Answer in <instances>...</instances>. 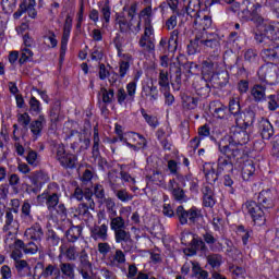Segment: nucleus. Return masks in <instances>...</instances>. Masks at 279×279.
<instances>
[{
	"mask_svg": "<svg viewBox=\"0 0 279 279\" xmlns=\"http://www.w3.org/2000/svg\"><path fill=\"white\" fill-rule=\"evenodd\" d=\"M60 256H64L66 260H77L80 258V252H77V247L75 246H60Z\"/></svg>",
	"mask_w": 279,
	"mask_h": 279,
	"instance_id": "72a5a7b5",
	"label": "nucleus"
},
{
	"mask_svg": "<svg viewBox=\"0 0 279 279\" xmlns=\"http://www.w3.org/2000/svg\"><path fill=\"white\" fill-rule=\"evenodd\" d=\"M208 11H203L199 15L194 17V29L196 32H206L213 26V17L208 15Z\"/></svg>",
	"mask_w": 279,
	"mask_h": 279,
	"instance_id": "a211bd4d",
	"label": "nucleus"
},
{
	"mask_svg": "<svg viewBox=\"0 0 279 279\" xmlns=\"http://www.w3.org/2000/svg\"><path fill=\"white\" fill-rule=\"evenodd\" d=\"M276 199H278V193L272 189L263 190L257 196V203L264 210L274 208L276 206Z\"/></svg>",
	"mask_w": 279,
	"mask_h": 279,
	"instance_id": "9b49d317",
	"label": "nucleus"
},
{
	"mask_svg": "<svg viewBox=\"0 0 279 279\" xmlns=\"http://www.w3.org/2000/svg\"><path fill=\"white\" fill-rule=\"evenodd\" d=\"M120 61H119V77L123 80L128 73H130V64L134 62V57L130 53H118Z\"/></svg>",
	"mask_w": 279,
	"mask_h": 279,
	"instance_id": "412c9836",
	"label": "nucleus"
},
{
	"mask_svg": "<svg viewBox=\"0 0 279 279\" xmlns=\"http://www.w3.org/2000/svg\"><path fill=\"white\" fill-rule=\"evenodd\" d=\"M14 267L20 276H24L25 271L29 270V264L25 259L15 260Z\"/></svg>",
	"mask_w": 279,
	"mask_h": 279,
	"instance_id": "e2e57ef3",
	"label": "nucleus"
},
{
	"mask_svg": "<svg viewBox=\"0 0 279 279\" xmlns=\"http://www.w3.org/2000/svg\"><path fill=\"white\" fill-rule=\"evenodd\" d=\"M24 236L28 239V241L40 243L45 236V230H43V226L39 222H35L25 230Z\"/></svg>",
	"mask_w": 279,
	"mask_h": 279,
	"instance_id": "aec40b11",
	"label": "nucleus"
},
{
	"mask_svg": "<svg viewBox=\"0 0 279 279\" xmlns=\"http://www.w3.org/2000/svg\"><path fill=\"white\" fill-rule=\"evenodd\" d=\"M78 258V272L81 274L83 279H90V276H93V264L88 259V253H86V250H82L80 252Z\"/></svg>",
	"mask_w": 279,
	"mask_h": 279,
	"instance_id": "dca6fc26",
	"label": "nucleus"
},
{
	"mask_svg": "<svg viewBox=\"0 0 279 279\" xmlns=\"http://www.w3.org/2000/svg\"><path fill=\"white\" fill-rule=\"evenodd\" d=\"M3 232H19V220L14 218V211L5 209Z\"/></svg>",
	"mask_w": 279,
	"mask_h": 279,
	"instance_id": "5701e85b",
	"label": "nucleus"
},
{
	"mask_svg": "<svg viewBox=\"0 0 279 279\" xmlns=\"http://www.w3.org/2000/svg\"><path fill=\"white\" fill-rule=\"evenodd\" d=\"M116 243H123V241L130 239L132 234L130 231H126L125 229H118L113 231Z\"/></svg>",
	"mask_w": 279,
	"mask_h": 279,
	"instance_id": "052dcab7",
	"label": "nucleus"
},
{
	"mask_svg": "<svg viewBox=\"0 0 279 279\" xmlns=\"http://www.w3.org/2000/svg\"><path fill=\"white\" fill-rule=\"evenodd\" d=\"M21 219L22 223H25V226H32V223H34V216L32 215V204H29V202L27 201H25L22 205Z\"/></svg>",
	"mask_w": 279,
	"mask_h": 279,
	"instance_id": "473e14b6",
	"label": "nucleus"
},
{
	"mask_svg": "<svg viewBox=\"0 0 279 279\" xmlns=\"http://www.w3.org/2000/svg\"><path fill=\"white\" fill-rule=\"evenodd\" d=\"M56 149V160L64 169H74L75 162H77V156L66 153L64 144H58L54 146Z\"/></svg>",
	"mask_w": 279,
	"mask_h": 279,
	"instance_id": "6e6552de",
	"label": "nucleus"
},
{
	"mask_svg": "<svg viewBox=\"0 0 279 279\" xmlns=\"http://www.w3.org/2000/svg\"><path fill=\"white\" fill-rule=\"evenodd\" d=\"M69 243H75L80 236H82V227L72 226L65 233Z\"/></svg>",
	"mask_w": 279,
	"mask_h": 279,
	"instance_id": "a18cd8bd",
	"label": "nucleus"
},
{
	"mask_svg": "<svg viewBox=\"0 0 279 279\" xmlns=\"http://www.w3.org/2000/svg\"><path fill=\"white\" fill-rule=\"evenodd\" d=\"M240 169L242 170V179L245 182H250L254 178V173H256V166H254V161L243 158L238 162Z\"/></svg>",
	"mask_w": 279,
	"mask_h": 279,
	"instance_id": "6ab92c4d",
	"label": "nucleus"
},
{
	"mask_svg": "<svg viewBox=\"0 0 279 279\" xmlns=\"http://www.w3.org/2000/svg\"><path fill=\"white\" fill-rule=\"evenodd\" d=\"M202 3H204L203 0H189L185 5V12L187 16L195 19L196 16L201 15L202 12H205V9L202 10Z\"/></svg>",
	"mask_w": 279,
	"mask_h": 279,
	"instance_id": "b1692460",
	"label": "nucleus"
},
{
	"mask_svg": "<svg viewBox=\"0 0 279 279\" xmlns=\"http://www.w3.org/2000/svg\"><path fill=\"white\" fill-rule=\"evenodd\" d=\"M94 195L98 201V204H104V201L107 198L106 190L104 189V185L101 184L94 185Z\"/></svg>",
	"mask_w": 279,
	"mask_h": 279,
	"instance_id": "bf43d9fd",
	"label": "nucleus"
},
{
	"mask_svg": "<svg viewBox=\"0 0 279 279\" xmlns=\"http://www.w3.org/2000/svg\"><path fill=\"white\" fill-rule=\"evenodd\" d=\"M109 219L110 230H112V232L128 228V225L125 223V219L123 218V216H109Z\"/></svg>",
	"mask_w": 279,
	"mask_h": 279,
	"instance_id": "58836bf2",
	"label": "nucleus"
},
{
	"mask_svg": "<svg viewBox=\"0 0 279 279\" xmlns=\"http://www.w3.org/2000/svg\"><path fill=\"white\" fill-rule=\"evenodd\" d=\"M25 7V12H27L29 19H36L38 16V11H36V0H28L22 2Z\"/></svg>",
	"mask_w": 279,
	"mask_h": 279,
	"instance_id": "603ef678",
	"label": "nucleus"
},
{
	"mask_svg": "<svg viewBox=\"0 0 279 279\" xmlns=\"http://www.w3.org/2000/svg\"><path fill=\"white\" fill-rule=\"evenodd\" d=\"M116 99L119 106H128V104H134V99H136L135 85L126 84V90L125 88L120 87L117 90Z\"/></svg>",
	"mask_w": 279,
	"mask_h": 279,
	"instance_id": "9d476101",
	"label": "nucleus"
},
{
	"mask_svg": "<svg viewBox=\"0 0 279 279\" xmlns=\"http://www.w3.org/2000/svg\"><path fill=\"white\" fill-rule=\"evenodd\" d=\"M47 125V118L45 114H39L36 120H33L29 124V130L35 138H38L43 134V130Z\"/></svg>",
	"mask_w": 279,
	"mask_h": 279,
	"instance_id": "393cba45",
	"label": "nucleus"
},
{
	"mask_svg": "<svg viewBox=\"0 0 279 279\" xmlns=\"http://www.w3.org/2000/svg\"><path fill=\"white\" fill-rule=\"evenodd\" d=\"M138 45L143 51L151 53L156 49V44L154 43V26H144V34L138 40Z\"/></svg>",
	"mask_w": 279,
	"mask_h": 279,
	"instance_id": "f8f14e48",
	"label": "nucleus"
},
{
	"mask_svg": "<svg viewBox=\"0 0 279 279\" xmlns=\"http://www.w3.org/2000/svg\"><path fill=\"white\" fill-rule=\"evenodd\" d=\"M111 190L113 191L116 197L123 204H126V202H132V199H134V195L128 192L126 189L117 190V186H114V184H111Z\"/></svg>",
	"mask_w": 279,
	"mask_h": 279,
	"instance_id": "e433bc0d",
	"label": "nucleus"
},
{
	"mask_svg": "<svg viewBox=\"0 0 279 279\" xmlns=\"http://www.w3.org/2000/svg\"><path fill=\"white\" fill-rule=\"evenodd\" d=\"M243 4L245 8L238 13L240 21L243 23L253 21V23L259 25V23L263 22V16H260V9L263 5H267V0H262L260 2L256 3H252L250 0H244Z\"/></svg>",
	"mask_w": 279,
	"mask_h": 279,
	"instance_id": "7ed1b4c3",
	"label": "nucleus"
},
{
	"mask_svg": "<svg viewBox=\"0 0 279 279\" xmlns=\"http://www.w3.org/2000/svg\"><path fill=\"white\" fill-rule=\"evenodd\" d=\"M175 217H178L179 223L181 226H186V223H197L202 217V210L193 206L189 210L184 209V206L177 207Z\"/></svg>",
	"mask_w": 279,
	"mask_h": 279,
	"instance_id": "0eeeda50",
	"label": "nucleus"
},
{
	"mask_svg": "<svg viewBox=\"0 0 279 279\" xmlns=\"http://www.w3.org/2000/svg\"><path fill=\"white\" fill-rule=\"evenodd\" d=\"M170 193L175 202H186V194L182 187L173 189Z\"/></svg>",
	"mask_w": 279,
	"mask_h": 279,
	"instance_id": "774afa93",
	"label": "nucleus"
},
{
	"mask_svg": "<svg viewBox=\"0 0 279 279\" xmlns=\"http://www.w3.org/2000/svg\"><path fill=\"white\" fill-rule=\"evenodd\" d=\"M140 19L144 20V27L151 25V7H146L140 13Z\"/></svg>",
	"mask_w": 279,
	"mask_h": 279,
	"instance_id": "69168bd1",
	"label": "nucleus"
},
{
	"mask_svg": "<svg viewBox=\"0 0 279 279\" xmlns=\"http://www.w3.org/2000/svg\"><path fill=\"white\" fill-rule=\"evenodd\" d=\"M129 17L125 15H116V26L121 34H138L141 32V20H136L132 12H129Z\"/></svg>",
	"mask_w": 279,
	"mask_h": 279,
	"instance_id": "20e7f679",
	"label": "nucleus"
},
{
	"mask_svg": "<svg viewBox=\"0 0 279 279\" xmlns=\"http://www.w3.org/2000/svg\"><path fill=\"white\" fill-rule=\"evenodd\" d=\"M222 138H229V142L233 145H236L238 147H241L243 154L245 153V146L247 143H250V134H247V131L243 129H235L232 136H225Z\"/></svg>",
	"mask_w": 279,
	"mask_h": 279,
	"instance_id": "2eb2a0df",
	"label": "nucleus"
},
{
	"mask_svg": "<svg viewBox=\"0 0 279 279\" xmlns=\"http://www.w3.org/2000/svg\"><path fill=\"white\" fill-rule=\"evenodd\" d=\"M89 234L94 241H108V220L102 225L94 223V226L89 228Z\"/></svg>",
	"mask_w": 279,
	"mask_h": 279,
	"instance_id": "f3484780",
	"label": "nucleus"
},
{
	"mask_svg": "<svg viewBox=\"0 0 279 279\" xmlns=\"http://www.w3.org/2000/svg\"><path fill=\"white\" fill-rule=\"evenodd\" d=\"M126 136L129 138L128 141H137L136 145L141 149H145V147H147V140L143 135L135 132H129Z\"/></svg>",
	"mask_w": 279,
	"mask_h": 279,
	"instance_id": "3c124183",
	"label": "nucleus"
},
{
	"mask_svg": "<svg viewBox=\"0 0 279 279\" xmlns=\"http://www.w3.org/2000/svg\"><path fill=\"white\" fill-rule=\"evenodd\" d=\"M60 119V101H54L51 110H50V121L51 123H58Z\"/></svg>",
	"mask_w": 279,
	"mask_h": 279,
	"instance_id": "0e129e2a",
	"label": "nucleus"
},
{
	"mask_svg": "<svg viewBox=\"0 0 279 279\" xmlns=\"http://www.w3.org/2000/svg\"><path fill=\"white\" fill-rule=\"evenodd\" d=\"M245 208L248 215H251V218L255 226H265V223H267L265 208L256 203V201H247L245 203Z\"/></svg>",
	"mask_w": 279,
	"mask_h": 279,
	"instance_id": "1a4fd4ad",
	"label": "nucleus"
},
{
	"mask_svg": "<svg viewBox=\"0 0 279 279\" xmlns=\"http://www.w3.org/2000/svg\"><path fill=\"white\" fill-rule=\"evenodd\" d=\"M199 104V98H195L189 95L182 96V106L186 110H195Z\"/></svg>",
	"mask_w": 279,
	"mask_h": 279,
	"instance_id": "de8ad7c7",
	"label": "nucleus"
},
{
	"mask_svg": "<svg viewBox=\"0 0 279 279\" xmlns=\"http://www.w3.org/2000/svg\"><path fill=\"white\" fill-rule=\"evenodd\" d=\"M193 88L199 97H208L210 95V84L204 76H196L193 82Z\"/></svg>",
	"mask_w": 279,
	"mask_h": 279,
	"instance_id": "4be33fe9",
	"label": "nucleus"
},
{
	"mask_svg": "<svg viewBox=\"0 0 279 279\" xmlns=\"http://www.w3.org/2000/svg\"><path fill=\"white\" fill-rule=\"evenodd\" d=\"M158 84L160 86V90H166V89L171 88L169 86V72L168 71L160 70Z\"/></svg>",
	"mask_w": 279,
	"mask_h": 279,
	"instance_id": "6e6d98bb",
	"label": "nucleus"
},
{
	"mask_svg": "<svg viewBox=\"0 0 279 279\" xmlns=\"http://www.w3.org/2000/svg\"><path fill=\"white\" fill-rule=\"evenodd\" d=\"M100 93L102 95L104 104H112L114 101V89L101 87Z\"/></svg>",
	"mask_w": 279,
	"mask_h": 279,
	"instance_id": "13d9d810",
	"label": "nucleus"
},
{
	"mask_svg": "<svg viewBox=\"0 0 279 279\" xmlns=\"http://www.w3.org/2000/svg\"><path fill=\"white\" fill-rule=\"evenodd\" d=\"M34 186H43L49 182V174L43 171H34L27 175Z\"/></svg>",
	"mask_w": 279,
	"mask_h": 279,
	"instance_id": "7c9ffc66",
	"label": "nucleus"
},
{
	"mask_svg": "<svg viewBox=\"0 0 279 279\" xmlns=\"http://www.w3.org/2000/svg\"><path fill=\"white\" fill-rule=\"evenodd\" d=\"M38 199H46L48 210H56V206L60 204V194L56 192H44Z\"/></svg>",
	"mask_w": 279,
	"mask_h": 279,
	"instance_id": "a878e982",
	"label": "nucleus"
},
{
	"mask_svg": "<svg viewBox=\"0 0 279 279\" xmlns=\"http://www.w3.org/2000/svg\"><path fill=\"white\" fill-rule=\"evenodd\" d=\"M203 171L205 173V178L207 180V184H213L214 182H217L220 173L215 172V168H213V165L206 163L203 167Z\"/></svg>",
	"mask_w": 279,
	"mask_h": 279,
	"instance_id": "37998d69",
	"label": "nucleus"
},
{
	"mask_svg": "<svg viewBox=\"0 0 279 279\" xmlns=\"http://www.w3.org/2000/svg\"><path fill=\"white\" fill-rule=\"evenodd\" d=\"M258 129L262 135V138L269 141L274 136V125L267 119H262L258 124Z\"/></svg>",
	"mask_w": 279,
	"mask_h": 279,
	"instance_id": "2f4dec72",
	"label": "nucleus"
},
{
	"mask_svg": "<svg viewBox=\"0 0 279 279\" xmlns=\"http://www.w3.org/2000/svg\"><path fill=\"white\" fill-rule=\"evenodd\" d=\"M59 267L63 278H66V279L75 278V264L61 263Z\"/></svg>",
	"mask_w": 279,
	"mask_h": 279,
	"instance_id": "c03bdc74",
	"label": "nucleus"
},
{
	"mask_svg": "<svg viewBox=\"0 0 279 279\" xmlns=\"http://www.w3.org/2000/svg\"><path fill=\"white\" fill-rule=\"evenodd\" d=\"M64 140L65 141H74L71 144V149H77V145L82 143V133L77 130H71L69 132L64 133Z\"/></svg>",
	"mask_w": 279,
	"mask_h": 279,
	"instance_id": "c9c22d12",
	"label": "nucleus"
},
{
	"mask_svg": "<svg viewBox=\"0 0 279 279\" xmlns=\"http://www.w3.org/2000/svg\"><path fill=\"white\" fill-rule=\"evenodd\" d=\"M207 265L213 269H219L223 265V255L219 253H211L206 257Z\"/></svg>",
	"mask_w": 279,
	"mask_h": 279,
	"instance_id": "ea45409f",
	"label": "nucleus"
},
{
	"mask_svg": "<svg viewBox=\"0 0 279 279\" xmlns=\"http://www.w3.org/2000/svg\"><path fill=\"white\" fill-rule=\"evenodd\" d=\"M90 210H95V201L89 199L88 202H84L78 204L76 213L78 215V219H82V221H85V223L90 225L93 223V214H90Z\"/></svg>",
	"mask_w": 279,
	"mask_h": 279,
	"instance_id": "4468645a",
	"label": "nucleus"
},
{
	"mask_svg": "<svg viewBox=\"0 0 279 279\" xmlns=\"http://www.w3.org/2000/svg\"><path fill=\"white\" fill-rule=\"evenodd\" d=\"M157 49H158V51H160V53L166 56L167 53H171V52L175 51V49H178V47L174 46L172 44V41H170V39H168L167 37H162L159 41Z\"/></svg>",
	"mask_w": 279,
	"mask_h": 279,
	"instance_id": "f704fd0d",
	"label": "nucleus"
},
{
	"mask_svg": "<svg viewBox=\"0 0 279 279\" xmlns=\"http://www.w3.org/2000/svg\"><path fill=\"white\" fill-rule=\"evenodd\" d=\"M72 197L73 199H77V202H82V199L88 202L89 199H93V192L88 189L83 190L82 187L77 186L75 187Z\"/></svg>",
	"mask_w": 279,
	"mask_h": 279,
	"instance_id": "4c0bfd02",
	"label": "nucleus"
},
{
	"mask_svg": "<svg viewBox=\"0 0 279 279\" xmlns=\"http://www.w3.org/2000/svg\"><path fill=\"white\" fill-rule=\"evenodd\" d=\"M266 92H267V86L260 85V84H255L251 88V95L255 104H263V101H267Z\"/></svg>",
	"mask_w": 279,
	"mask_h": 279,
	"instance_id": "bb28decb",
	"label": "nucleus"
},
{
	"mask_svg": "<svg viewBox=\"0 0 279 279\" xmlns=\"http://www.w3.org/2000/svg\"><path fill=\"white\" fill-rule=\"evenodd\" d=\"M192 243V247H194V250H206V244L209 245V250L211 252H221V250H223V244L221 242H219V240L217 238H215V234H213V231H206L203 234V240H197L195 238H193V240L191 241Z\"/></svg>",
	"mask_w": 279,
	"mask_h": 279,
	"instance_id": "39448f33",
	"label": "nucleus"
},
{
	"mask_svg": "<svg viewBox=\"0 0 279 279\" xmlns=\"http://www.w3.org/2000/svg\"><path fill=\"white\" fill-rule=\"evenodd\" d=\"M229 112L235 117V121H239V117H241V105L234 98L229 101Z\"/></svg>",
	"mask_w": 279,
	"mask_h": 279,
	"instance_id": "4d7b16f0",
	"label": "nucleus"
},
{
	"mask_svg": "<svg viewBox=\"0 0 279 279\" xmlns=\"http://www.w3.org/2000/svg\"><path fill=\"white\" fill-rule=\"evenodd\" d=\"M202 49V37L199 35V32L195 34V38L190 41L187 45V53L189 56H195L198 51Z\"/></svg>",
	"mask_w": 279,
	"mask_h": 279,
	"instance_id": "a19ab883",
	"label": "nucleus"
},
{
	"mask_svg": "<svg viewBox=\"0 0 279 279\" xmlns=\"http://www.w3.org/2000/svg\"><path fill=\"white\" fill-rule=\"evenodd\" d=\"M101 21L107 25L110 23V16H112V8H110V2L106 1L100 8Z\"/></svg>",
	"mask_w": 279,
	"mask_h": 279,
	"instance_id": "5fc2aeb1",
	"label": "nucleus"
},
{
	"mask_svg": "<svg viewBox=\"0 0 279 279\" xmlns=\"http://www.w3.org/2000/svg\"><path fill=\"white\" fill-rule=\"evenodd\" d=\"M258 25H262L263 33H256L255 40L263 47V60L270 64H279V46L276 44L279 41V22L263 17Z\"/></svg>",
	"mask_w": 279,
	"mask_h": 279,
	"instance_id": "f257e3e1",
	"label": "nucleus"
},
{
	"mask_svg": "<svg viewBox=\"0 0 279 279\" xmlns=\"http://www.w3.org/2000/svg\"><path fill=\"white\" fill-rule=\"evenodd\" d=\"M125 260V252H123L121 248L113 250L105 257V264L107 267H112L116 269H121Z\"/></svg>",
	"mask_w": 279,
	"mask_h": 279,
	"instance_id": "ddd939ff",
	"label": "nucleus"
},
{
	"mask_svg": "<svg viewBox=\"0 0 279 279\" xmlns=\"http://www.w3.org/2000/svg\"><path fill=\"white\" fill-rule=\"evenodd\" d=\"M102 204L105 205L109 217H117V203L114 202V198L107 197L102 201Z\"/></svg>",
	"mask_w": 279,
	"mask_h": 279,
	"instance_id": "864d4df0",
	"label": "nucleus"
},
{
	"mask_svg": "<svg viewBox=\"0 0 279 279\" xmlns=\"http://www.w3.org/2000/svg\"><path fill=\"white\" fill-rule=\"evenodd\" d=\"M218 151L221 154L217 161V173H232L234 171V162H241L243 158H247V154L243 153L241 146L230 142V138H221L218 142Z\"/></svg>",
	"mask_w": 279,
	"mask_h": 279,
	"instance_id": "f03ea898",
	"label": "nucleus"
},
{
	"mask_svg": "<svg viewBox=\"0 0 279 279\" xmlns=\"http://www.w3.org/2000/svg\"><path fill=\"white\" fill-rule=\"evenodd\" d=\"M202 76L206 77L208 75L209 77L215 75V62L210 58L204 60L202 62Z\"/></svg>",
	"mask_w": 279,
	"mask_h": 279,
	"instance_id": "49530a36",
	"label": "nucleus"
},
{
	"mask_svg": "<svg viewBox=\"0 0 279 279\" xmlns=\"http://www.w3.org/2000/svg\"><path fill=\"white\" fill-rule=\"evenodd\" d=\"M25 160L27 162V165H29L31 167H38L40 165V157L38 156V153L34 149H28L26 156H25Z\"/></svg>",
	"mask_w": 279,
	"mask_h": 279,
	"instance_id": "09e8293b",
	"label": "nucleus"
},
{
	"mask_svg": "<svg viewBox=\"0 0 279 279\" xmlns=\"http://www.w3.org/2000/svg\"><path fill=\"white\" fill-rule=\"evenodd\" d=\"M209 108L211 110V114L216 119H226V117H228V107L222 105L219 100L211 102Z\"/></svg>",
	"mask_w": 279,
	"mask_h": 279,
	"instance_id": "c756f323",
	"label": "nucleus"
},
{
	"mask_svg": "<svg viewBox=\"0 0 279 279\" xmlns=\"http://www.w3.org/2000/svg\"><path fill=\"white\" fill-rule=\"evenodd\" d=\"M34 60V52L29 48H23L21 57L19 59L20 64H25V62H32Z\"/></svg>",
	"mask_w": 279,
	"mask_h": 279,
	"instance_id": "680f3d73",
	"label": "nucleus"
},
{
	"mask_svg": "<svg viewBox=\"0 0 279 279\" xmlns=\"http://www.w3.org/2000/svg\"><path fill=\"white\" fill-rule=\"evenodd\" d=\"M14 245L20 247L22 252L28 256H34V254H38V245L34 242L25 243L23 240H15Z\"/></svg>",
	"mask_w": 279,
	"mask_h": 279,
	"instance_id": "c85d7f7f",
	"label": "nucleus"
},
{
	"mask_svg": "<svg viewBox=\"0 0 279 279\" xmlns=\"http://www.w3.org/2000/svg\"><path fill=\"white\" fill-rule=\"evenodd\" d=\"M142 97H146L149 101H158V87L154 85V82L142 86Z\"/></svg>",
	"mask_w": 279,
	"mask_h": 279,
	"instance_id": "cd10ccee",
	"label": "nucleus"
},
{
	"mask_svg": "<svg viewBox=\"0 0 279 279\" xmlns=\"http://www.w3.org/2000/svg\"><path fill=\"white\" fill-rule=\"evenodd\" d=\"M35 269H43L40 277L49 278L53 276V272L56 271V266L49 264L47 267H45V264H43V262H38L35 266Z\"/></svg>",
	"mask_w": 279,
	"mask_h": 279,
	"instance_id": "8fccbe9b",
	"label": "nucleus"
},
{
	"mask_svg": "<svg viewBox=\"0 0 279 279\" xmlns=\"http://www.w3.org/2000/svg\"><path fill=\"white\" fill-rule=\"evenodd\" d=\"M192 272L197 279H208L209 276L208 271L204 270L198 264H193Z\"/></svg>",
	"mask_w": 279,
	"mask_h": 279,
	"instance_id": "338daca9",
	"label": "nucleus"
},
{
	"mask_svg": "<svg viewBox=\"0 0 279 279\" xmlns=\"http://www.w3.org/2000/svg\"><path fill=\"white\" fill-rule=\"evenodd\" d=\"M202 49L210 53H217L221 49V36L217 33L198 32Z\"/></svg>",
	"mask_w": 279,
	"mask_h": 279,
	"instance_id": "423d86ee",
	"label": "nucleus"
},
{
	"mask_svg": "<svg viewBox=\"0 0 279 279\" xmlns=\"http://www.w3.org/2000/svg\"><path fill=\"white\" fill-rule=\"evenodd\" d=\"M28 112L32 117H40V112H43V105L40 104V100H37L34 96H32L28 101Z\"/></svg>",
	"mask_w": 279,
	"mask_h": 279,
	"instance_id": "79ce46f5",
	"label": "nucleus"
}]
</instances>
